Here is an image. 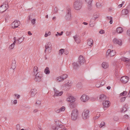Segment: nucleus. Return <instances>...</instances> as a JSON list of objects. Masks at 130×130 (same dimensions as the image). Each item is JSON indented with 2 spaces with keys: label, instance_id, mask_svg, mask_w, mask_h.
<instances>
[{
  "label": "nucleus",
  "instance_id": "f257e3e1",
  "mask_svg": "<svg viewBox=\"0 0 130 130\" xmlns=\"http://www.w3.org/2000/svg\"><path fill=\"white\" fill-rule=\"evenodd\" d=\"M82 4L81 0H75L73 4V7L75 9L79 10L81 8Z\"/></svg>",
  "mask_w": 130,
  "mask_h": 130
},
{
  "label": "nucleus",
  "instance_id": "f03ea898",
  "mask_svg": "<svg viewBox=\"0 0 130 130\" xmlns=\"http://www.w3.org/2000/svg\"><path fill=\"white\" fill-rule=\"evenodd\" d=\"M79 115V111L77 109H75L73 110L71 114V118L73 120H76Z\"/></svg>",
  "mask_w": 130,
  "mask_h": 130
},
{
  "label": "nucleus",
  "instance_id": "7ed1b4c3",
  "mask_svg": "<svg viewBox=\"0 0 130 130\" xmlns=\"http://www.w3.org/2000/svg\"><path fill=\"white\" fill-rule=\"evenodd\" d=\"M67 127H65L62 125H58L56 126L53 125L52 128L54 130H67Z\"/></svg>",
  "mask_w": 130,
  "mask_h": 130
},
{
  "label": "nucleus",
  "instance_id": "20e7f679",
  "mask_svg": "<svg viewBox=\"0 0 130 130\" xmlns=\"http://www.w3.org/2000/svg\"><path fill=\"white\" fill-rule=\"evenodd\" d=\"M71 11L70 8L68 7L67 9V13L65 17V19L67 20L70 21L71 20L72 16Z\"/></svg>",
  "mask_w": 130,
  "mask_h": 130
},
{
  "label": "nucleus",
  "instance_id": "39448f33",
  "mask_svg": "<svg viewBox=\"0 0 130 130\" xmlns=\"http://www.w3.org/2000/svg\"><path fill=\"white\" fill-rule=\"evenodd\" d=\"M89 112L88 110H85L83 112L82 114V117L83 119L86 120L89 118Z\"/></svg>",
  "mask_w": 130,
  "mask_h": 130
},
{
  "label": "nucleus",
  "instance_id": "423d86ee",
  "mask_svg": "<svg viewBox=\"0 0 130 130\" xmlns=\"http://www.w3.org/2000/svg\"><path fill=\"white\" fill-rule=\"evenodd\" d=\"M8 5L7 4H3L0 6V12H3L8 8Z\"/></svg>",
  "mask_w": 130,
  "mask_h": 130
},
{
  "label": "nucleus",
  "instance_id": "0eeeda50",
  "mask_svg": "<svg viewBox=\"0 0 130 130\" xmlns=\"http://www.w3.org/2000/svg\"><path fill=\"white\" fill-rule=\"evenodd\" d=\"M80 99L82 101L85 102L89 99V98L88 95L83 94L81 96Z\"/></svg>",
  "mask_w": 130,
  "mask_h": 130
},
{
  "label": "nucleus",
  "instance_id": "6e6552de",
  "mask_svg": "<svg viewBox=\"0 0 130 130\" xmlns=\"http://www.w3.org/2000/svg\"><path fill=\"white\" fill-rule=\"evenodd\" d=\"M116 54V52L115 51L112 50L111 51L110 50L108 49L107 51L106 55L107 56L109 55L111 57H113Z\"/></svg>",
  "mask_w": 130,
  "mask_h": 130
},
{
  "label": "nucleus",
  "instance_id": "1a4fd4ad",
  "mask_svg": "<svg viewBox=\"0 0 130 130\" xmlns=\"http://www.w3.org/2000/svg\"><path fill=\"white\" fill-rule=\"evenodd\" d=\"M42 75L39 72H38L36 75L35 80L36 82H40L41 80Z\"/></svg>",
  "mask_w": 130,
  "mask_h": 130
},
{
  "label": "nucleus",
  "instance_id": "9d476101",
  "mask_svg": "<svg viewBox=\"0 0 130 130\" xmlns=\"http://www.w3.org/2000/svg\"><path fill=\"white\" fill-rule=\"evenodd\" d=\"M52 45L50 42H48L45 45V52L47 51L49 52L51 51L52 49Z\"/></svg>",
  "mask_w": 130,
  "mask_h": 130
},
{
  "label": "nucleus",
  "instance_id": "9b49d317",
  "mask_svg": "<svg viewBox=\"0 0 130 130\" xmlns=\"http://www.w3.org/2000/svg\"><path fill=\"white\" fill-rule=\"evenodd\" d=\"M20 22L17 20H15L11 24L12 27L13 28H17L19 25Z\"/></svg>",
  "mask_w": 130,
  "mask_h": 130
},
{
  "label": "nucleus",
  "instance_id": "f8f14e48",
  "mask_svg": "<svg viewBox=\"0 0 130 130\" xmlns=\"http://www.w3.org/2000/svg\"><path fill=\"white\" fill-rule=\"evenodd\" d=\"M72 82L71 81L68 82L66 84L62 85L61 87V88L63 89H65L66 88L64 87H68V88H70L72 86Z\"/></svg>",
  "mask_w": 130,
  "mask_h": 130
},
{
  "label": "nucleus",
  "instance_id": "ddd939ff",
  "mask_svg": "<svg viewBox=\"0 0 130 130\" xmlns=\"http://www.w3.org/2000/svg\"><path fill=\"white\" fill-rule=\"evenodd\" d=\"M78 61L79 64L81 65L83 64L86 62L85 58L82 55H80L79 57Z\"/></svg>",
  "mask_w": 130,
  "mask_h": 130
},
{
  "label": "nucleus",
  "instance_id": "4468645a",
  "mask_svg": "<svg viewBox=\"0 0 130 130\" xmlns=\"http://www.w3.org/2000/svg\"><path fill=\"white\" fill-rule=\"evenodd\" d=\"M121 59L122 60L125 62L126 65L130 66V59L124 57H122Z\"/></svg>",
  "mask_w": 130,
  "mask_h": 130
},
{
  "label": "nucleus",
  "instance_id": "2eb2a0df",
  "mask_svg": "<svg viewBox=\"0 0 130 130\" xmlns=\"http://www.w3.org/2000/svg\"><path fill=\"white\" fill-rule=\"evenodd\" d=\"M128 77L125 76H123L120 79V80L121 82L124 84L127 83L128 81Z\"/></svg>",
  "mask_w": 130,
  "mask_h": 130
},
{
  "label": "nucleus",
  "instance_id": "dca6fc26",
  "mask_svg": "<svg viewBox=\"0 0 130 130\" xmlns=\"http://www.w3.org/2000/svg\"><path fill=\"white\" fill-rule=\"evenodd\" d=\"M110 102L108 100L104 101L103 103V107L104 108L109 107L110 106Z\"/></svg>",
  "mask_w": 130,
  "mask_h": 130
},
{
  "label": "nucleus",
  "instance_id": "f3484780",
  "mask_svg": "<svg viewBox=\"0 0 130 130\" xmlns=\"http://www.w3.org/2000/svg\"><path fill=\"white\" fill-rule=\"evenodd\" d=\"M54 96H61L63 94L62 91H60L55 89H54Z\"/></svg>",
  "mask_w": 130,
  "mask_h": 130
},
{
  "label": "nucleus",
  "instance_id": "a211bd4d",
  "mask_svg": "<svg viewBox=\"0 0 130 130\" xmlns=\"http://www.w3.org/2000/svg\"><path fill=\"white\" fill-rule=\"evenodd\" d=\"M67 101L71 103L74 102L75 100V99L72 96H69L67 98Z\"/></svg>",
  "mask_w": 130,
  "mask_h": 130
},
{
  "label": "nucleus",
  "instance_id": "6ab92c4d",
  "mask_svg": "<svg viewBox=\"0 0 130 130\" xmlns=\"http://www.w3.org/2000/svg\"><path fill=\"white\" fill-rule=\"evenodd\" d=\"M99 100L100 101L105 100L106 99V96L103 94L100 95L98 96Z\"/></svg>",
  "mask_w": 130,
  "mask_h": 130
},
{
  "label": "nucleus",
  "instance_id": "aec40b11",
  "mask_svg": "<svg viewBox=\"0 0 130 130\" xmlns=\"http://www.w3.org/2000/svg\"><path fill=\"white\" fill-rule=\"evenodd\" d=\"M113 42L115 44H117L119 45H122V40L121 39L115 38L113 40Z\"/></svg>",
  "mask_w": 130,
  "mask_h": 130
},
{
  "label": "nucleus",
  "instance_id": "412c9836",
  "mask_svg": "<svg viewBox=\"0 0 130 130\" xmlns=\"http://www.w3.org/2000/svg\"><path fill=\"white\" fill-rule=\"evenodd\" d=\"M37 90L35 89H32L29 92L31 97H33L37 93Z\"/></svg>",
  "mask_w": 130,
  "mask_h": 130
},
{
  "label": "nucleus",
  "instance_id": "4be33fe9",
  "mask_svg": "<svg viewBox=\"0 0 130 130\" xmlns=\"http://www.w3.org/2000/svg\"><path fill=\"white\" fill-rule=\"evenodd\" d=\"M128 11L127 9H123L121 12V15L123 17H124L125 15H128Z\"/></svg>",
  "mask_w": 130,
  "mask_h": 130
},
{
  "label": "nucleus",
  "instance_id": "5701e85b",
  "mask_svg": "<svg viewBox=\"0 0 130 130\" xmlns=\"http://www.w3.org/2000/svg\"><path fill=\"white\" fill-rule=\"evenodd\" d=\"M101 66L104 69H106L109 67L108 63L106 62H103Z\"/></svg>",
  "mask_w": 130,
  "mask_h": 130
},
{
  "label": "nucleus",
  "instance_id": "b1692460",
  "mask_svg": "<svg viewBox=\"0 0 130 130\" xmlns=\"http://www.w3.org/2000/svg\"><path fill=\"white\" fill-rule=\"evenodd\" d=\"M73 38L77 43H79L80 42V40L79 36L78 35H75L73 36Z\"/></svg>",
  "mask_w": 130,
  "mask_h": 130
},
{
  "label": "nucleus",
  "instance_id": "393cba45",
  "mask_svg": "<svg viewBox=\"0 0 130 130\" xmlns=\"http://www.w3.org/2000/svg\"><path fill=\"white\" fill-rule=\"evenodd\" d=\"M16 61L15 59H13L12 60L11 67L12 69L14 70L15 68L16 67Z\"/></svg>",
  "mask_w": 130,
  "mask_h": 130
},
{
  "label": "nucleus",
  "instance_id": "a878e982",
  "mask_svg": "<svg viewBox=\"0 0 130 130\" xmlns=\"http://www.w3.org/2000/svg\"><path fill=\"white\" fill-rule=\"evenodd\" d=\"M93 43V41L91 39H89L87 41V44L89 46H92Z\"/></svg>",
  "mask_w": 130,
  "mask_h": 130
},
{
  "label": "nucleus",
  "instance_id": "bb28decb",
  "mask_svg": "<svg viewBox=\"0 0 130 130\" xmlns=\"http://www.w3.org/2000/svg\"><path fill=\"white\" fill-rule=\"evenodd\" d=\"M72 65L73 68L75 69H77L79 66V65H78L77 62L73 63Z\"/></svg>",
  "mask_w": 130,
  "mask_h": 130
},
{
  "label": "nucleus",
  "instance_id": "cd10ccee",
  "mask_svg": "<svg viewBox=\"0 0 130 130\" xmlns=\"http://www.w3.org/2000/svg\"><path fill=\"white\" fill-rule=\"evenodd\" d=\"M128 105L126 104L124 106V107L122 109V111L123 112H125L127 110V109L128 108Z\"/></svg>",
  "mask_w": 130,
  "mask_h": 130
},
{
  "label": "nucleus",
  "instance_id": "c85d7f7f",
  "mask_svg": "<svg viewBox=\"0 0 130 130\" xmlns=\"http://www.w3.org/2000/svg\"><path fill=\"white\" fill-rule=\"evenodd\" d=\"M116 31L118 33H121L123 31V28L121 27H118L117 28Z\"/></svg>",
  "mask_w": 130,
  "mask_h": 130
},
{
  "label": "nucleus",
  "instance_id": "c756f323",
  "mask_svg": "<svg viewBox=\"0 0 130 130\" xmlns=\"http://www.w3.org/2000/svg\"><path fill=\"white\" fill-rule=\"evenodd\" d=\"M24 39V37H22L20 38L17 39V41H18V43L19 44H20L23 41Z\"/></svg>",
  "mask_w": 130,
  "mask_h": 130
},
{
  "label": "nucleus",
  "instance_id": "7c9ffc66",
  "mask_svg": "<svg viewBox=\"0 0 130 130\" xmlns=\"http://www.w3.org/2000/svg\"><path fill=\"white\" fill-rule=\"evenodd\" d=\"M44 72L46 74H49L50 73V71L48 67H46L44 70Z\"/></svg>",
  "mask_w": 130,
  "mask_h": 130
},
{
  "label": "nucleus",
  "instance_id": "2f4dec72",
  "mask_svg": "<svg viewBox=\"0 0 130 130\" xmlns=\"http://www.w3.org/2000/svg\"><path fill=\"white\" fill-rule=\"evenodd\" d=\"M95 22L94 21H93L92 19H91L90 22V27H93L95 25Z\"/></svg>",
  "mask_w": 130,
  "mask_h": 130
},
{
  "label": "nucleus",
  "instance_id": "473e14b6",
  "mask_svg": "<svg viewBox=\"0 0 130 130\" xmlns=\"http://www.w3.org/2000/svg\"><path fill=\"white\" fill-rule=\"evenodd\" d=\"M56 80L58 82L63 81L64 80L63 78H62V77L61 76L57 77L56 78Z\"/></svg>",
  "mask_w": 130,
  "mask_h": 130
},
{
  "label": "nucleus",
  "instance_id": "72a5a7b5",
  "mask_svg": "<svg viewBox=\"0 0 130 130\" xmlns=\"http://www.w3.org/2000/svg\"><path fill=\"white\" fill-rule=\"evenodd\" d=\"M105 123L104 121H102L100 124L99 127L100 128L104 127L105 126Z\"/></svg>",
  "mask_w": 130,
  "mask_h": 130
},
{
  "label": "nucleus",
  "instance_id": "f704fd0d",
  "mask_svg": "<svg viewBox=\"0 0 130 130\" xmlns=\"http://www.w3.org/2000/svg\"><path fill=\"white\" fill-rule=\"evenodd\" d=\"M64 49H60L59 51V54L60 55H62L63 53H64Z\"/></svg>",
  "mask_w": 130,
  "mask_h": 130
},
{
  "label": "nucleus",
  "instance_id": "c9c22d12",
  "mask_svg": "<svg viewBox=\"0 0 130 130\" xmlns=\"http://www.w3.org/2000/svg\"><path fill=\"white\" fill-rule=\"evenodd\" d=\"M51 34V33L50 31H46L45 34L44 35V36L45 37H47L48 36L50 35Z\"/></svg>",
  "mask_w": 130,
  "mask_h": 130
},
{
  "label": "nucleus",
  "instance_id": "e433bc0d",
  "mask_svg": "<svg viewBox=\"0 0 130 130\" xmlns=\"http://www.w3.org/2000/svg\"><path fill=\"white\" fill-rule=\"evenodd\" d=\"M15 43H13L11 44L9 46V48L10 50H11L14 48V47L15 45Z\"/></svg>",
  "mask_w": 130,
  "mask_h": 130
},
{
  "label": "nucleus",
  "instance_id": "4c0bfd02",
  "mask_svg": "<svg viewBox=\"0 0 130 130\" xmlns=\"http://www.w3.org/2000/svg\"><path fill=\"white\" fill-rule=\"evenodd\" d=\"M96 7L98 8H101L102 7V6L101 5L99 2L96 3Z\"/></svg>",
  "mask_w": 130,
  "mask_h": 130
},
{
  "label": "nucleus",
  "instance_id": "58836bf2",
  "mask_svg": "<svg viewBox=\"0 0 130 130\" xmlns=\"http://www.w3.org/2000/svg\"><path fill=\"white\" fill-rule=\"evenodd\" d=\"M127 93V92L126 91H124L123 92L121 93L120 94V95L121 96H125L126 95Z\"/></svg>",
  "mask_w": 130,
  "mask_h": 130
},
{
  "label": "nucleus",
  "instance_id": "ea45409f",
  "mask_svg": "<svg viewBox=\"0 0 130 130\" xmlns=\"http://www.w3.org/2000/svg\"><path fill=\"white\" fill-rule=\"evenodd\" d=\"M61 76L62 77V78H63L64 80L67 77L68 75L66 74H65L62 75Z\"/></svg>",
  "mask_w": 130,
  "mask_h": 130
},
{
  "label": "nucleus",
  "instance_id": "a19ab883",
  "mask_svg": "<svg viewBox=\"0 0 130 130\" xmlns=\"http://www.w3.org/2000/svg\"><path fill=\"white\" fill-rule=\"evenodd\" d=\"M86 2L89 5H90L92 1V0H85Z\"/></svg>",
  "mask_w": 130,
  "mask_h": 130
},
{
  "label": "nucleus",
  "instance_id": "79ce46f5",
  "mask_svg": "<svg viewBox=\"0 0 130 130\" xmlns=\"http://www.w3.org/2000/svg\"><path fill=\"white\" fill-rule=\"evenodd\" d=\"M41 103V101H39V100H37L36 102V104H35V106H37V104L39 105H40Z\"/></svg>",
  "mask_w": 130,
  "mask_h": 130
},
{
  "label": "nucleus",
  "instance_id": "37998d69",
  "mask_svg": "<svg viewBox=\"0 0 130 130\" xmlns=\"http://www.w3.org/2000/svg\"><path fill=\"white\" fill-rule=\"evenodd\" d=\"M100 85H101V83L100 82H98L97 83L95 86L96 87L99 88L100 87Z\"/></svg>",
  "mask_w": 130,
  "mask_h": 130
},
{
  "label": "nucleus",
  "instance_id": "c03bdc74",
  "mask_svg": "<svg viewBox=\"0 0 130 130\" xmlns=\"http://www.w3.org/2000/svg\"><path fill=\"white\" fill-rule=\"evenodd\" d=\"M59 109H60L61 112H63L65 110V108L64 106H62V107L60 108Z\"/></svg>",
  "mask_w": 130,
  "mask_h": 130
},
{
  "label": "nucleus",
  "instance_id": "a18cd8bd",
  "mask_svg": "<svg viewBox=\"0 0 130 130\" xmlns=\"http://www.w3.org/2000/svg\"><path fill=\"white\" fill-rule=\"evenodd\" d=\"M38 70V67L37 66H35L34 67V72L35 73Z\"/></svg>",
  "mask_w": 130,
  "mask_h": 130
},
{
  "label": "nucleus",
  "instance_id": "49530a36",
  "mask_svg": "<svg viewBox=\"0 0 130 130\" xmlns=\"http://www.w3.org/2000/svg\"><path fill=\"white\" fill-rule=\"evenodd\" d=\"M100 115L99 114H97L96 115V116L94 118V120H95L97 119H98L99 117H100Z\"/></svg>",
  "mask_w": 130,
  "mask_h": 130
},
{
  "label": "nucleus",
  "instance_id": "de8ad7c7",
  "mask_svg": "<svg viewBox=\"0 0 130 130\" xmlns=\"http://www.w3.org/2000/svg\"><path fill=\"white\" fill-rule=\"evenodd\" d=\"M57 8L56 7L55 8L54 11L53 12L54 13H57Z\"/></svg>",
  "mask_w": 130,
  "mask_h": 130
},
{
  "label": "nucleus",
  "instance_id": "09e8293b",
  "mask_svg": "<svg viewBox=\"0 0 130 130\" xmlns=\"http://www.w3.org/2000/svg\"><path fill=\"white\" fill-rule=\"evenodd\" d=\"M35 21H36V19H33L31 20V23L33 24H34L35 23Z\"/></svg>",
  "mask_w": 130,
  "mask_h": 130
},
{
  "label": "nucleus",
  "instance_id": "8fccbe9b",
  "mask_svg": "<svg viewBox=\"0 0 130 130\" xmlns=\"http://www.w3.org/2000/svg\"><path fill=\"white\" fill-rule=\"evenodd\" d=\"M126 97H124L120 99V101L121 102H123L125 100Z\"/></svg>",
  "mask_w": 130,
  "mask_h": 130
},
{
  "label": "nucleus",
  "instance_id": "3c124183",
  "mask_svg": "<svg viewBox=\"0 0 130 130\" xmlns=\"http://www.w3.org/2000/svg\"><path fill=\"white\" fill-rule=\"evenodd\" d=\"M99 33L101 34H103L105 33V31L104 30L102 29L100 30Z\"/></svg>",
  "mask_w": 130,
  "mask_h": 130
},
{
  "label": "nucleus",
  "instance_id": "603ef678",
  "mask_svg": "<svg viewBox=\"0 0 130 130\" xmlns=\"http://www.w3.org/2000/svg\"><path fill=\"white\" fill-rule=\"evenodd\" d=\"M16 127L17 130H19L20 129V126L19 125H17Z\"/></svg>",
  "mask_w": 130,
  "mask_h": 130
},
{
  "label": "nucleus",
  "instance_id": "864d4df0",
  "mask_svg": "<svg viewBox=\"0 0 130 130\" xmlns=\"http://www.w3.org/2000/svg\"><path fill=\"white\" fill-rule=\"evenodd\" d=\"M14 95L16 97V98L17 99H19L20 97V95H18L17 94H15Z\"/></svg>",
  "mask_w": 130,
  "mask_h": 130
},
{
  "label": "nucleus",
  "instance_id": "5fc2aeb1",
  "mask_svg": "<svg viewBox=\"0 0 130 130\" xmlns=\"http://www.w3.org/2000/svg\"><path fill=\"white\" fill-rule=\"evenodd\" d=\"M127 33L128 36H130V29L127 30Z\"/></svg>",
  "mask_w": 130,
  "mask_h": 130
},
{
  "label": "nucleus",
  "instance_id": "6e6d98bb",
  "mask_svg": "<svg viewBox=\"0 0 130 130\" xmlns=\"http://www.w3.org/2000/svg\"><path fill=\"white\" fill-rule=\"evenodd\" d=\"M68 53H69V52L67 50H64V54H65L67 55L68 54Z\"/></svg>",
  "mask_w": 130,
  "mask_h": 130
},
{
  "label": "nucleus",
  "instance_id": "4d7b16f0",
  "mask_svg": "<svg viewBox=\"0 0 130 130\" xmlns=\"http://www.w3.org/2000/svg\"><path fill=\"white\" fill-rule=\"evenodd\" d=\"M113 9L112 8H109V11L110 12L113 11Z\"/></svg>",
  "mask_w": 130,
  "mask_h": 130
},
{
  "label": "nucleus",
  "instance_id": "13d9d810",
  "mask_svg": "<svg viewBox=\"0 0 130 130\" xmlns=\"http://www.w3.org/2000/svg\"><path fill=\"white\" fill-rule=\"evenodd\" d=\"M55 111L56 112L58 113H59L61 112L60 111V109H59L56 110Z\"/></svg>",
  "mask_w": 130,
  "mask_h": 130
},
{
  "label": "nucleus",
  "instance_id": "bf43d9fd",
  "mask_svg": "<svg viewBox=\"0 0 130 130\" xmlns=\"http://www.w3.org/2000/svg\"><path fill=\"white\" fill-rule=\"evenodd\" d=\"M63 31H61V33H59V32H57V33L58 34V35H59V36H61V35H62L63 33Z\"/></svg>",
  "mask_w": 130,
  "mask_h": 130
},
{
  "label": "nucleus",
  "instance_id": "052dcab7",
  "mask_svg": "<svg viewBox=\"0 0 130 130\" xmlns=\"http://www.w3.org/2000/svg\"><path fill=\"white\" fill-rule=\"evenodd\" d=\"M105 84V82L104 81H102L101 82V84L102 86L104 85Z\"/></svg>",
  "mask_w": 130,
  "mask_h": 130
},
{
  "label": "nucleus",
  "instance_id": "680f3d73",
  "mask_svg": "<svg viewBox=\"0 0 130 130\" xmlns=\"http://www.w3.org/2000/svg\"><path fill=\"white\" fill-rule=\"evenodd\" d=\"M107 19L109 20H110L112 19V18L111 17H107Z\"/></svg>",
  "mask_w": 130,
  "mask_h": 130
},
{
  "label": "nucleus",
  "instance_id": "e2e57ef3",
  "mask_svg": "<svg viewBox=\"0 0 130 130\" xmlns=\"http://www.w3.org/2000/svg\"><path fill=\"white\" fill-rule=\"evenodd\" d=\"M124 3V2H122V4H120L119 5H118V6L119 7L121 8V7L122 6L123 4Z\"/></svg>",
  "mask_w": 130,
  "mask_h": 130
},
{
  "label": "nucleus",
  "instance_id": "0e129e2a",
  "mask_svg": "<svg viewBox=\"0 0 130 130\" xmlns=\"http://www.w3.org/2000/svg\"><path fill=\"white\" fill-rule=\"evenodd\" d=\"M13 103L14 104H16L17 103V100H14L13 101Z\"/></svg>",
  "mask_w": 130,
  "mask_h": 130
},
{
  "label": "nucleus",
  "instance_id": "69168bd1",
  "mask_svg": "<svg viewBox=\"0 0 130 130\" xmlns=\"http://www.w3.org/2000/svg\"><path fill=\"white\" fill-rule=\"evenodd\" d=\"M38 111V109H34L33 111L34 113H36Z\"/></svg>",
  "mask_w": 130,
  "mask_h": 130
},
{
  "label": "nucleus",
  "instance_id": "338daca9",
  "mask_svg": "<svg viewBox=\"0 0 130 130\" xmlns=\"http://www.w3.org/2000/svg\"><path fill=\"white\" fill-rule=\"evenodd\" d=\"M13 39L14 40V41L13 43H15L16 41H17V40H16V38L15 37H14L13 38Z\"/></svg>",
  "mask_w": 130,
  "mask_h": 130
},
{
  "label": "nucleus",
  "instance_id": "774afa93",
  "mask_svg": "<svg viewBox=\"0 0 130 130\" xmlns=\"http://www.w3.org/2000/svg\"><path fill=\"white\" fill-rule=\"evenodd\" d=\"M124 117L126 119H127L128 117V116L127 115H124Z\"/></svg>",
  "mask_w": 130,
  "mask_h": 130
}]
</instances>
